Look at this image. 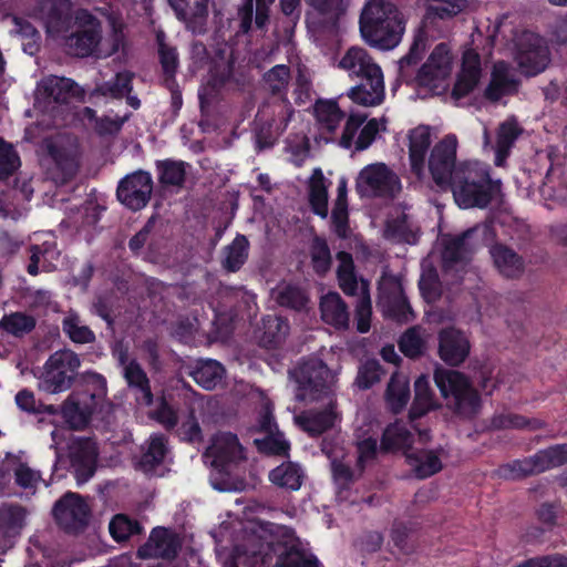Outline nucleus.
Segmentation results:
<instances>
[{"mask_svg":"<svg viewBox=\"0 0 567 567\" xmlns=\"http://www.w3.org/2000/svg\"><path fill=\"white\" fill-rule=\"evenodd\" d=\"M408 463L420 478L429 477L442 468L441 460L435 451L415 447L405 452Z\"/></svg>","mask_w":567,"mask_h":567,"instance_id":"nucleus-42","label":"nucleus"},{"mask_svg":"<svg viewBox=\"0 0 567 567\" xmlns=\"http://www.w3.org/2000/svg\"><path fill=\"white\" fill-rule=\"evenodd\" d=\"M368 114L352 112L348 115L342 134L339 138V145L353 153L362 152L369 148L377 140L381 131L386 128V120L371 118L367 121Z\"/></svg>","mask_w":567,"mask_h":567,"instance_id":"nucleus-10","label":"nucleus"},{"mask_svg":"<svg viewBox=\"0 0 567 567\" xmlns=\"http://www.w3.org/2000/svg\"><path fill=\"white\" fill-rule=\"evenodd\" d=\"M290 80V68L286 64H277L262 74L261 89L269 95L268 97L287 96Z\"/></svg>","mask_w":567,"mask_h":567,"instance_id":"nucleus-44","label":"nucleus"},{"mask_svg":"<svg viewBox=\"0 0 567 567\" xmlns=\"http://www.w3.org/2000/svg\"><path fill=\"white\" fill-rule=\"evenodd\" d=\"M289 375L295 380L296 400L301 402H316L333 396L334 377L326 363L318 358H308L300 361Z\"/></svg>","mask_w":567,"mask_h":567,"instance_id":"nucleus-4","label":"nucleus"},{"mask_svg":"<svg viewBox=\"0 0 567 567\" xmlns=\"http://www.w3.org/2000/svg\"><path fill=\"white\" fill-rule=\"evenodd\" d=\"M89 506L84 499L75 493H66L53 507L56 523L66 532L82 529L89 518Z\"/></svg>","mask_w":567,"mask_h":567,"instance_id":"nucleus-18","label":"nucleus"},{"mask_svg":"<svg viewBox=\"0 0 567 567\" xmlns=\"http://www.w3.org/2000/svg\"><path fill=\"white\" fill-rule=\"evenodd\" d=\"M478 229L480 227L475 226L458 236L443 239L442 261L445 270L453 269L470 259L477 247V243L472 239Z\"/></svg>","mask_w":567,"mask_h":567,"instance_id":"nucleus-25","label":"nucleus"},{"mask_svg":"<svg viewBox=\"0 0 567 567\" xmlns=\"http://www.w3.org/2000/svg\"><path fill=\"white\" fill-rule=\"evenodd\" d=\"M166 452L167 447L163 436L151 437L150 442L142 447V455L135 462V468L147 475L154 474L163 463Z\"/></svg>","mask_w":567,"mask_h":567,"instance_id":"nucleus-43","label":"nucleus"},{"mask_svg":"<svg viewBox=\"0 0 567 567\" xmlns=\"http://www.w3.org/2000/svg\"><path fill=\"white\" fill-rule=\"evenodd\" d=\"M414 392V401L409 413L411 420L421 417L437 406L427 377L421 375L416 379Z\"/></svg>","mask_w":567,"mask_h":567,"instance_id":"nucleus-49","label":"nucleus"},{"mask_svg":"<svg viewBox=\"0 0 567 567\" xmlns=\"http://www.w3.org/2000/svg\"><path fill=\"white\" fill-rule=\"evenodd\" d=\"M427 49V35L423 30H419L409 52L399 61V76L405 82L415 79V68L422 60Z\"/></svg>","mask_w":567,"mask_h":567,"instance_id":"nucleus-37","label":"nucleus"},{"mask_svg":"<svg viewBox=\"0 0 567 567\" xmlns=\"http://www.w3.org/2000/svg\"><path fill=\"white\" fill-rule=\"evenodd\" d=\"M470 352V342L463 332L455 328L442 329L439 333L440 358L450 365L462 363Z\"/></svg>","mask_w":567,"mask_h":567,"instance_id":"nucleus-27","label":"nucleus"},{"mask_svg":"<svg viewBox=\"0 0 567 567\" xmlns=\"http://www.w3.org/2000/svg\"><path fill=\"white\" fill-rule=\"evenodd\" d=\"M430 441V433L427 430L417 431L416 442L421 445L426 444ZM414 435L406 429L403 423L395 422L390 424L383 433L381 446L384 450H403L405 453L408 450H414L415 446Z\"/></svg>","mask_w":567,"mask_h":567,"instance_id":"nucleus-32","label":"nucleus"},{"mask_svg":"<svg viewBox=\"0 0 567 567\" xmlns=\"http://www.w3.org/2000/svg\"><path fill=\"white\" fill-rule=\"evenodd\" d=\"M63 332L75 343H91L95 340L94 332L83 324L79 315L70 312L62 321Z\"/></svg>","mask_w":567,"mask_h":567,"instance_id":"nucleus-61","label":"nucleus"},{"mask_svg":"<svg viewBox=\"0 0 567 567\" xmlns=\"http://www.w3.org/2000/svg\"><path fill=\"white\" fill-rule=\"evenodd\" d=\"M111 536L117 543L127 540L133 535L142 533L143 527L137 520L131 519L125 514L115 515L109 524Z\"/></svg>","mask_w":567,"mask_h":567,"instance_id":"nucleus-63","label":"nucleus"},{"mask_svg":"<svg viewBox=\"0 0 567 567\" xmlns=\"http://www.w3.org/2000/svg\"><path fill=\"white\" fill-rule=\"evenodd\" d=\"M35 318L22 311L4 315L0 320V327L6 334L14 338H23L35 328Z\"/></svg>","mask_w":567,"mask_h":567,"instance_id":"nucleus-58","label":"nucleus"},{"mask_svg":"<svg viewBox=\"0 0 567 567\" xmlns=\"http://www.w3.org/2000/svg\"><path fill=\"white\" fill-rule=\"evenodd\" d=\"M42 165L45 176L55 185L70 182L79 168V143L74 135L58 134L43 141Z\"/></svg>","mask_w":567,"mask_h":567,"instance_id":"nucleus-3","label":"nucleus"},{"mask_svg":"<svg viewBox=\"0 0 567 567\" xmlns=\"http://www.w3.org/2000/svg\"><path fill=\"white\" fill-rule=\"evenodd\" d=\"M482 74L481 58L474 50L463 54L462 69L452 91V96L460 100L472 92L478 84Z\"/></svg>","mask_w":567,"mask_h":567,"instance_id":"nucleus-31","label":"nucleus"},{"mask_svg":"<svg viewBox=\"0 0 567 567\" xmlns=\"http://www.w3.org/2000/svg\"><path fill=\"white\" fill-rule=\"evenodd\" d=\"M495 267L507 278H517L524 271L523 258L512 248L504 245H495L491 249Z\"/></svg>","mask_w":567,"mask_h":567,"instance_id":"nucleus-41","label":"nucleus"},{"mask_svg":"<svg viewBox=\"0 0 567 567\" xmlns=\"http://www.w3.org/2000/svg\"><path fill=\"white\" fill-rule=\"evenodd\" d=\"M323 401H326L323 410H309L295 416L296 424L312 436L331 429L337 419L334 398H324Z\"/></svg>","mask_w":567,"mask_h":567,"instance_id":"nucleus-28","label":"nucleus"},{"mask_svg":"<svg viewBox=\"0 0 567 567\" xmlns=\"http://www.w3.org/2000/svg\"><path fill=\"white\" fill-rule=\"evenodd\" d=\"M78 95H80V89L73 80L51 75L38 83L34 93V107L56 117L62 107Z\"/></svg>","mask_w":567,"mask_h":567,"instance_id":"nucleus-8","label":"nucleus"},{"mask_svg":"<svg viewBox=\"0 0 567 567\" xmlns=\"http://www.w3.org/2000/svg\"><path fill=\"white\" fill-rule=\"evenodd\" d=\"M295 109L287 96L267 97L259 106L257 120L266 123H274L277 130L286 131Z\"/></svg>","mask_w":567,"mask_h":567,"instance_id":"nucleus-33","label":"nucleus"},{"mask_svg":"<svg viewBox=\"0 0 567 567\" xmlns=\"http://www.w3.org/2000/svg\"><path fill=\"white\" fill-rule=\"evenodd\" d=\"M309 203L312 212L326 219L328 217V187L320 169H316L309 183Z\"/></svg>","mask_w":567,"mask_h":567,"instance_id":"nucleus-52","label":"nucleus"},{"mask_svg":"<svg viewBox=\"0 0 567 567\" xmlns=\"http://www.w3.org/2000/svg\"><path fill=\"white\" fill-rule=\"evenodd\" d=\"M452 72V55L445 43L437 44L426 62L417 70L415 80L420 86L434 94H442L449 86Z\"/></svg>","mask_w":567,"mask_h":567,"instance_id":"nucleus-12","label":"nucleus"},{"mask_svg":"<svg viewBox=\"0 0 567 567\" xmlns=\"http://www.w3.org/2000/svg\"><path fill=\"white\" fill-rule=\"evenodd\" d=\"M303 477L302 468L292 462L282 463L269 473V478L274 484L291 491L301 487Z\"/></svg>","mask_w":567,"mask_h":567,"instance_id":"nucleus-55","label":"nucleus"},{"mask_svg":"<svg viewBox=\"0 0 567 567\" xmlns=\"http://www.w3.org/2000/svg\"><path fill=\"white\" fill-rule=\"evenodd\" d=\"M102 413L100 404H94L85 396L83 400L76 394H70L61 406L64 421L73 430H83L94 413Z\"/></svg>","mask_w":567,"mask_h":567,"instance_id":"nucleus-30","label":"nucleus"},{"mask_svg":"<svg viewBox=\"0 0 567 567\" xmlns=\"http://www.w3.org/2000/svg\"><path fill=\"white\" fill-rule=\"evenodd\" d=\"M385 398L392 412L399 413L410 399L408 378L401 373H394L386 388Z\"/></svg>","mask_w":567,"mask_h":567,"instance_id":"nucleus-56","label":"nucleus"},{"mask_svg":"<svg viewBox=\"0 0 567 567\" xmlns=\"http://www.w3.org/2000/svg\"><path fill=\"white\" fill-rule=\"evenodd\" d=\"M27 512L13 504L0 506V536L11 539L20 535L25 524Z\"/></svg>","mask_w":567,"mask_h":567,"instance_id":"nucleus-47","label":"nucleus"},{"mask_svg":"<svg viewBox=\"0 0 567 567\" xmlns=\"http://www.w3.org/2000/svg\"><path fill=\"white\" fill-rule=\"evenodd\" d=\"M545 422L539 419H527L514 413H503L492 419V426L497 430L504 429H527L537 431L545 427Z\"/></svg>","mask_w":567,"mask_h":567,"instance_id":"nucleus-60","label":"nucleus"},{"mask_svg":"<svg viewBox=\"0 0 567 567\" xmlns=\"http://www.w3.org/2000/svg\"><path fill=\"white\" fill-rule=\"evenodd\" d=\"M37 14L52 35L68 33L74 19L68 0H40Z\"/></svg>","mask_w":567,"mask_h":567,"instance_id":"nucleus-21","label":"nucleus"},{"mask_svg":"<svg viewBox=\"0 0 567 567\" xmlns=\"http://www.w3.org/2000/svg\"><path fill=\"white\" fill-rule=\"evenodd\" d=\"M133 74L130 72H118L109 81H105L93 90L92 95L111 97L115 100L123 99L133 90Z\"/></svg>","mask_w":567,"mask_h":567,"instance_id":"nucleus-51","label":"nucleus"},{"mask_svg":"<svg viewBox=\"0 0 567 567\" xmlns=\"http://www.w3.org/2000/svg\"><path fill=\"white\" fill-rule=\"evenodd\" d=\"M271 533L282 542L276 567H319L318 558L302 547L291 528L275 525Z\"/></svg>","mask_w":567,"mask_h":567,"instance_id":"nucleus-15","label":"nucleus"},{"mask_svg":"<svg viewBox=\"0 0 567 567\" xmlns=\"http://www.w3.org/2000/svg\"><path fill=\"white\" fill-rule=\"evenodd\" d=\"M519 79L516 71L504 61L496 62L493 66L491 82L485 90V97L497 102L505 95L514 94L518 91Z\"/></svg>","mask_w":567,"mask_h":567,"instance_id":"nucleus-29","label":"nucleus"},{"mask_svg":"<svg viewBox=\"0 0 567 567\" xmlns=\"http://www.w3.org/2000/svg\"><path fill=\"white\" fill-rule=\"evenodd\" d=\"M350 3L351 0H305L306 22L315 30L332 27L347 13Z\"/></svg>","mask_w":567,"mask_h":567,"instance_id":"nucleus-19","label":"nucleus"},{"mask_svg":"<svg viewBox=\"0 0 567 567\" xmlns=\"http://www.w3.org/2000/svg\"><path fill=\"white\" fill-rule=\"evenodd\" d=\"M181 548L178 537L163 527L152 530L148 540L138 548L137 556L142 559L162 558L174 559Z\"/></svg>","mask_w":567,"mask_h":567,"instance_id":"nucleus-24","label":"nucleus"},{"mask_svg":"<svg viewBox=\"0 0 567 567\" xmlns=\"http://www.w3.org/2000/svg\"><path fill=\"white\" fill-rule=\"evenodd\" d=\"M337 277L339 287L346 295L357 298V329L361 333L368 332L370 329V319L372 315L369 282L363 278L358 280L351 254L339 251L337 254Z\"/></svg>","mask_w":567,"mask_h":567,"instance_id":"nucleus-6","label":"nucleus"},{"mask_svg":"<svg viewBox=\"0 0 567 567\" xmlns=\"http://www.w3.org/2000/svg\"><path fill=\"white\" fill-rule=\"evenodd\" d=\"M451 188L454 200L460 208H486L501 194V181L492 179L487 166L480 163L457 165Z\"/></svg>","mask_w":567,"mask_h":567,"instance_id":"nucleus-2","label":"nucleus"},{"mask_svg":"<svg viewBox=\"0 0 567 567\" xmlns=\"http://www.w3.org/2000/svg\"><path fill=\"white\" fill-rule=\"evenodd\" d=\"M523 128L515 118H507L499 124L497 128V140L495 145V165L502 166L509 155L517 137L522 134Z\"/></svg>","mask_w":567,"mask_h":567,"instance_id":"nucleus-45","label":"nucleus"},{"mask_svg":"<svg viewBox=\"0 0 567 567\" xmlns=\"http://www.w3.org/2000/svg\"><path fill=\"white\" fill-rule=\"evenodd\" d=\"M106 19L110 30L103 35L101 21L85 9L78 10L69 32L62 34L68 52L78 58L107 59L124 51L126 35L121 16L110 12Z\"/></svg>","mask_w":567,"mask_h":567,"instance_id":"nucleus-1","label":"nucleus"},{"mask_svg":"<svg viewBox=\"0 0 567 567\" xmlns=\"http://www.w3.org/2000/svg\"><path fill=\"white\" fill-rule=\"evenodd\" d=\"M249 241L245 235L238 234L235 239L221 249L220 265L227 272H237L247 261Z\"/></svg>","mask_w":567,"mask_h":567,"instance_id":"nucleus-39","label":"nucleus"},{"mask_svg":"<svg viewBox=\"0 0 567 567\" xmlns=\"http://www.w3.org/2000/svg\"><path fill=\"white\" fill-rule=\"evenodd\" d=\"M81 360L69 349L53 352L39 377V389L51 394L69 390L78 375Z\"/></svg>","mask_w":567,"mask_h":567,"instance_id":"nucleus-7","label":"nucleus"},{"mask_svg":"<svg viewBox=\"0 0 567 567\" xmlns=\"http://www.w3.org/2000/svg\"><path fill=\"white\" fill-rule=\"evenodd\" d=\"M434 381L450 409L463 417L475 416L481 409V398L467 378L455 370L437 368Z\"/></svg>","mask_w":567,"mask_h":567,"instance_id":"nucleus-5","label":"nucleus"},{"mask_svg":"<svg viewBox=\"0 0 567 567\" xmlns=\"http://www.w3.org/2000/svg\"><path fill=\"white\" fill-rule=\"evenodd\" d=\"M9 462L17 485L23 489L34 492L42 480L40 472L31 468L27 463L21 462L16 456H10Z\"/></svg>","mask_w":567,"mask_h":567,"instance_id":"nucleus-62","label":"nucleus"},{"mask_svg":"<svg viewBox=\"0 0 567 567\" xmlns=\"http://www.w3.org/2000/svg\"><path fill=\"white\" fill-rule=\"evenodd\" d=\"M82 382L91 390L87 395L89 400L94 404H100L101 412H109L111 403L106 400V380L105 378L96 372L86 371L81 375Z\"/></svg>","mask_w":567,"mask_h":567,"instance_id":"nucleus-59","label":"nucleus"},{"mask_svg":"<svg viewBox=\"0 0 567 567\" xmlns=\"http://www.w3.org/2000/svg\"><path fill=\"white\" fill-rule=\"evenodd\" d=\"M409 152L412 171L420 174L424 167L425 156L431 145L430 127L420 125L409 134Z\"/></svg>","mask_w":567,"mask_h":567,"instance_id":"nucleus-40","label":"nucleus"},{"mask_svg":"<svg viewBox=\"0 0 567 567\" xmlns=\"http://www.w3.org/2000/svg\"><path fill=\"white\" fill-rule=\"evenodd\" d=\"M204 458L205 463L210 464L219 474L228 475L231 466L244 458L243 447L235 434L221 432L213 437Z\"/></svg>","mask_w":567,"mask_h":567,"instance_id":"nucleus-14","label":"nucleus"},{"mask_svg":"<svg viewBox=\"0 0 567 567\" xmlns=\"http://www.w3.org/2000/svg\"><path fill=\"white\" fill-rule=\"evenodd\" d=\"M187 164L182 161L165 159L156 163L158 182L164 187H182L186 177Z\"/></svg>","mask_w":567,"mask_h":567,"instance_id":"nucleus-57","label":"nucleus"},{"mask_svg":"<svg viewBox=\"0 0 567 567\" xmlns=\"http://www.w3.org/2000/svg\"><path fill=\"white\" fill-rule=\"evenodd\" d=\"M567 464V444H556L538 451L536 454L523 460H516L501 467L505 478H519L539 474L545 471Z\"/></svg>","mask_w":567,"mask_h":567,"instance_id":"nucleus-9","label":"nucleus"},{"mask_svg":"<svg viewBox=\"0 0 567 567\" xmlns=\"http://www.w3.org/2000/svg\"><path fill=\"white\" fill-rule=\"evenodd\" d=\"M379 290L380 303L388 316L400 322H408L413 318L400 280L388 278L382 281Z\"/></svg>","mask_w":567,"mask_h":567,"instance_id":"nucleus-22","label":"nucleus"},{"mask_svg":"<svg viewBox=\"0 0 567 567\" xmlns=\"http://www.w3.org/2000/svg\"><path fill=\"white\" fill-rule=\"evenodd\" d=\"M274 300L281 307L300 311L306 308L309 298L303 289L290 284L277 286L271 291Z\"/></svg>","mask_w":567,"mask_h":567,"instance_id":"nucleus-54","label":"nucleus"},{"mask_svg":"<svg viewBox=\"0 0 567 567\" xmlns=\"http://www.w3.org/2000/svg\"><path fill=\"white\" fill-rule=\"evenodd\" d=\"M347 194V181L346 178H341L339 181L337 198L334 199L331 213V223L337 236L343 239L348 238L350 233Z\"/></svg>","mask_w":567,"mask_h":567,"instance_id":"nucleus-46","label":"nucleus"},{"mask_svg":"<svg viewBox=\"0 0 567 567\" xmlns=\"http://www.w3.org/2000/svg\"><path fill=\"white\" fill-rule=\"evenodd\" d=\"M313 111L320 128L329 133H333L346 116L334 100H318Z\"/></svg>","mask_w":567,"mask_h":567,"instance_id":"nucleus-50","label":"nucleus"},{"mask_svg":"<svg viewBox=\"0 0 567 567\" xmlns=\"http://www.w3.org/2000/svg\"><path fill=\"white\" fill-rule=\"evenodd\" d=\"M311 265L316 274L326 275L331 267L332 257L326 239L315 237L310 247Z\"/></svg>","mask_w":567,"mask_h":567,"instance_id":"nucleus-64","label":"nucleus"},{"mask_svg":"<svg viewBox=\"0 0 567 567\" xmlns=\"http://www.w3.org/2000/svg\"><path fill=\"white\" fill-rule=\"evenodd\" d=\"M339 66L347 71L350 76H357L359 79L369 76L377 85L380 83V73H382V70L363 48H350L340 60Z\"/></svg>","mask_w":567,"mask_h":567,"instance_id":"nucleus-26","label":"nucleus"},{"mask_svg":"<svg viewBox=\"0 0 567 567\" xmlns=\"http://www.w3.org/2000/svg\"><path fill=\"white\" fill-rule=\"evenodd\" d=\"M225 370L216 360H198L190 371L194 381L206 390H213L221 382Z\"/></svg>","mask_w":567,"mask_h":567,"instance_id":"nucleus-48","label":"nucleus"},{"mask_svg":"<svg viewBox=\"0 0 567 567\" xmlns=\"http://www.w3.org/2000/svg\"><path fill=\"white\" fill-rule=\"evenodd\" d=\"M289 333V323L279 316L262 318V334L260 342L267 348H275L282 343Z\"/></svg>","mask_w":567,"mask_h":567,"instance_id":"nucleus-53","label":"nucleus"},{"mask_svg":"<svg viewBox=\"0 0 567 567\" xmlns=\"http://www.w3.org/2000/svg\"><path fill=\"white\" fill-rule=\"evenodd\" d=\"M388 19V22L381 21L371 25L370 35L365 23H360L361 35L370 47L380 50H392L401 42L405 29L404 20Z\"/></svg>","mask_w":567,"mask_h":567,"instance_id":"nucleus-23","label":"nucleus"},{"mask_svg":"<svg viewBox=\"0 0 567 567\" xmlns=\"http://www.w3.org/2000/svg\"><path fill=\"white\" fill-rule=\"evenodd\" d=\"M322 320L337 329H347L350 322V311L341 296L336 291L323 295L320 299Z\"/></svg>","mask_w":567,"mask_h":567,"instance_id":"nucleus-34","label":"nucleus"},{"mask_svg":"<svg viewBox=\"0 0 567 567\" xmlns=\"http://www.w3.org/2000/svg\"><path fill=\"white\" fill-rule=\"evenodd\" d=\"M457 140L454 135L445 136L432 150L429 168L434 182L443 187L452 181L456 159Z\"/></svg>","mask_w":567,"mask_h":567,"instance_id":"nucleus-17","label":"nucleus"},{"mask_svg":"<svg viewBox=\"0 0 567 567\" xmlns=\"http://www.w3.org/2000/svg\"><path fill=\"white\" fill-rule=\"evenodd\" d=\"M516 48V61L525 75H536L549 64V50L539 35L524 32L518 38Z\"/></svg>","mask_w":567,"mask_h":567,"instance_id":"nucleus-13","label":"nucleus"},{"mask_svg":"<svg viewBox=\"0 0 567 567\" xmlns=\"http://www.w3.org/2000/svg\"><path fill=\"white\" fill-rule=\"evenodd\" d=\"M123 377L128 388L135 392L136 401L140 404L151 405L153 402V393L151 391L150 380L142 365L135 359H132L130 363L125 365Z\"/></svg>","mask_w":567,"mask_h":567,"instance_id":"nucleus-35","label":"nucleus"},{"mask_svg":"<svg viewBox=\"0 0 567 567\" xmlns=\"http://www.w3.org/2000/svg\"><path fill=\"white\" fill-rule=\"evenodd\" d=\"M153 193V179L148 172L136 171L121 179L116 189L118 200L131 210L144 208Z\"/></svg>","mask_w":567,"mask_h":567,"instance_id":"nucleus-16","label":"nucleus"},{"mask_svg":"<svg viewBox=\"0 0 567 567\" xmlns=\"http://www.w3.org/2000/svg\"><path fill=\"white\" fill-rule=\"evenodd\" d=\"M360 83L351 87L348 92V96L357 104L363 106H375L384 100V81L383 73H380V83L372 82V79L365 76L360 79Z\"/></svg>","mask_w":567,"mask_h":567,"instance_id":"nucleus-38","label":"nucleus"},{"mask_svg":"<svg viewBox=\"0 0 567 567\" xmlns=\"http://www.w3.org/2000/svg\"><path fill=\"white\" fill-rule=\"evenodd\" d=\"M388 18L403 20L402 14L391 0H368L361 12L360 23H365L367 31L370 34L371 25L381 21L388 22Z\"/></svg>","mask_w":567,"mask_h":567,"instance_id":"nucleus-36","label":"nucleus"},{"mask_svg":"<svg viewBox=\"0 0 567 567\" xmlns=\"http://www.w3.org/2000/svg\"><path fill=\"white\" fill-rule=\"evenodd\" d=\"M69 458L79 484L87 482L95 473L97 451L89 437H74L69 443Z\"/></svg>","mask_w":567,"mask_h":567,"instance_id":"nucleus-20","label":"nucleus"},{"mask_svg":"<svg viewBox=\"0 0 567 567\" xmlns=\"http://www.w3.org/2000/svg\"><path fill=\"white\" fill-rule=\"evenodd\" d=\"M355 189L361 197L394 198L401 192V182L385 164L374 163L360 171Z\"/></svg>","mask_w":567,"mask_h":567,"instance_id":"nucleus-11","label":"nucleus"}]
</instances>
